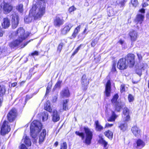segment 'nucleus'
Segmentation results:
<instances>
[{"label": "nucleus", "mask_w": 149, "mask_h": 149, "mask_svg": "<svg viewBox=\"0 0 149 149\" xmlns=\"http://www.w3.org/2000/svg\"><path fill=\"white\" fill-rule=\"evenodd\" d=\"M45 3L43 0H41L38 3L33 6L30 12L33 14L35 19L40 18L45 14Z\"/></svg>", "instance_id": "1"}, {"label": "nucleus", "mask_w": 149, "mask_h": 149, "mask_svg": "<svg viewBox=\"0 0 149 149\" xmlns=\"http://www.w3.org/2000/svg\"><path fill=\"white\" fill-rule=\"evenodd\" d=\"M24 30L22 27L19 28L17 31L13 33V35L18 36V38L17 40L10 43L9 46L11 48L17 47L23 40L25 39L29 35L24 33Z\"/></svg>", "instance_id": "2"}, {"label": "nucleus", "mask_w": 149, "mask_h": 149, "mask_svg": "<svg viewBox=\"0 0 149 149\" xmlns=\"http://www.w3.org/2000/svg\"><path fill=\"white\" fill-rule=\"evenodd\" d=\"M42 124L39 121L34 120L31 123L30 126L31 135L33 138H35L37 133L42 129Z\"/></svg>", "instance_id": "3"}, {"label": "nucleus", "mask_w": 149, "mask_h": 149, "mask_svg": "<svg viewBox=\"0 0 149 149\" xmlns=\"http://www.w3.org/2000/svg\"><path fill=\"white\" fill-rule=\"evenodd\" d=\"M84 130L86 134V138L83 142L86 145H90L91 143V140L93 138V132L87 127H85Z\"/></svg>", "instance_id": "4"}, {"label": "nucleus", "mask_w": 149, "mask_h": 149, "mask_svg": "<svg viewBox=\"0 0 149 149\" xmlns=\"http://www.w3.org/2000/svg\"><path fill=\"white\" fill-rule=\"evenodd\" d=\"M118 98V95L116 94L113 96L111 101L116 107V110L118 111H119L121 108L124 107L125 104L124 103L121 102L120 100H117Z\"/></svg>", "instance_id": "5"}, {"label": "nucleus", "mask_w": 149, "mask_h": 149, "mask_svg": "<svg viewBox=\"0 0 149 149\" xmlns=\"http://www.w3.org/2000/svg\"><path fill=\"white\" fill-rule=\"evenodd\" d=\"M135 55L132 54H129L126 55L125 58L127 64L130 67H133L135 64Z\"/></svg>", "instance_id": "6"}, {"label": "nucleus", "mask_w": 149, "mask_h": 149, "mask_svg": "<svg viewBox=\"0 0 149 149\" xmlns=\"http://www.w3.org/2000/svg\"><path fill=\"white\" fill-rule=\"evenodd\" d=\"M10 130V126L8 122L6 121H4L2 124L1 128V134L2 135H4L7 134Z\"/></svg>", "instance_id": "7"}, {"label": "nucleus", "mask_w": 149, "mask_h": 149, "mask_svg": "<svg viewBox=\"0 0 149 149\" xmlns=\"http://www.w3.org/2000/svg\"><path fill=\"white\" fill-rule=\"evenodd\" d=\"M17 116V111L15 108L12 109L7 115L8 119L10 122H12Z\"/></svg>", "instance_id": "8"}, {"label": "nucleus", "mask_w": 149, "mask_h": 149, "mask_svg": "<svg viewBox=\"0 0 149 149\" xmlns=\"http://www.w3.org/2000/svg\"><path fill=\"white\" fill-rule=\"evenodd\" d=\"M17 116V111L15 108L12 109L7 115L8 119L10 122H12Z\"/></svg>", "instance_id": "9"}, {"label": "nucleus", "mask_w": 149, "mask_h": 149, "mask_svg": "<svg viewBox=\"0 0 149 149\" xmlns=\"http://www.w3.org/2000/svg\"><path fill=\"white\" fill-rule=\"evenodd\" d=\"M128 66L126 63L125 58H122L120 59L118 63L117 68L120 70H123L127 68Z\"/></svg>", "instance_id": "10"}, {"label": "nucleus", "mask_w": 149, "mask_h": 149, "mask_svg": "<svg viewBox=\"0 0 149 149\" xmlns=\"http://www.w3.org/2000/svg\"><path fill=\"white\" fill-rule=\"evenodd\" d=\"M12 18V24L13 29H15L17 26L19 22L18 15L15 13H14L11 15Z\"/></svg>", "instance_id": "11"}, {"label": "nucleus", "mask_w": 149, "mask_h": 149, "mask_svg": "<svg viewBox=\"0 0 149 149\" xmlns=\"http://www.w3.org/2000/svg\"><path fill=\"white\" fill-rule=\"evenodd\" d=\"M13 8L12 6L10 4L5 3L3 8V13L6 14H8L12 11Z\"/></svg>", "instance_id": "12"}, {"label": "nucleus", "mask_w": 149, "mask_h": 149, "mask_svg": "<svg viewBox=\"0 0 149 149\" xmlns=\"http://www.w3.org/2000/svg\"><path fill=\"white\" fill-rule=\"evenodd\" d=\"M89 83V79L85 75H83L81 79V84L82 87L84 89H86V87Z\"/></svg>", "instance_id": "13"}, {"label": "nucleus", "mask_w": 149, "mask_h": 149, "mask_svg": "<svg viewBox=\"0 0 149 149\" xmlns=\"http://www.w3.org/2000/svg\"><path fill=\"white\" fill-rule=\"evenodd\" d=\"M63 23V19L57 16L54 19V24L56 27H59L61 25H62Z\"/></svg>", "instance_id": "14"}, {"label": "nucleus", "mask_w": 149, "mask_h": 149, "mask_svg": "<svg viewBox=\"0 0 149 149\" xmlns=\"http://www.w3.org/2000/svg\"><path fill=\"white\" fill-rule=\"evenodd\" d=\"M72 26L73 25L71 23L65 24L64 27L61 30V33L63 35L66 34L70 31Z\"/></svg>", "instance_id": "15"}, {"label": "nucleus", "mask_w": 149, "mask_h": 149, "mask_svg": "<svg viewBox=\"0 0 149 149\" xmlns=\"http://www.w3.org/2000/svg\"><path fill=\"white\" fill-rule=\"evenodd\" d=\"M129 34L132 41L134 42L136 40L137 36V33L136 31L132 30L130 31Z\"/></svg>", "instance_id": "16"}, {"label": "nucleus", "mask_w": 149, "mask_h": 149, "mask_svg": "<svg viewBox=\"0 0 149 149\" xmlns=\"http://www.w3.org/2000/svg\"><path fill=\"white\" fill-rule=\"evenodd\" d=\"M111 82L108 80L106 83L105 86V93L107 97L110 96L111 92Z\"/></svg>", "instance_id": "17"}, {"label": "nucleus", "mask_w": 149, "mask_h": 149, "mask_svg": "<svg viewBox=\"0 0 149 149\" xmlns=\"http://www.w3.org/2000/svg\"><path fill=\"white\" fill-rule=\"evenodd\" d=\"M144 16L142 14L138 15L135 20V22L137 24L141 25L143 21Z\"/></svg>", "instance_id": "18"}, {"label": "nucleus", "mask_w": 149, "mask_h": 149, "mask_svg": "<svg viewBox=\"0 0 149 149\" xmlns=\"http://www.w3.org/2000/svg\"><path fill=\"white\" fill-rule=\"evenodd\" d=\"M46 131L43 129L39 136V142L40 143H42L44 141L46 135Z\"/></svg>", "instance_id": "19"}, {"label": "nucleus", "mask_w": 149, "mask_h": 149, "mask_svg": "<svg viewBox=\"0 0 149 149\" xmlns=\"http://www.w3.org/2000/svg\"><path fill=\"white\" fill-rule=\"evenodd\" d=\"M10 25V20L7 18H5L3 19V22L2 23V27L4 29L8 28Z\"/></svg>", "instance_id": "20"}, {"label": "nucleus", "mask_w": 149, "mask_h": 149, "mask_svg": "<svg viewBox=\"0 0 149 149\" xmlns=\"http://www.w3.org/2000/svg\"><path fill=\"white\" fill-rule=\"evenodd\" d=\"M61 96L62 97H68L70 95V93L67 88L63 89L60 93Z\"/></svg>", "instance_id": "21"}, {"label": "nucleus", "mask_w": 149, "mask_h": 149, "mask_svg": "<svg viewBox=\"0 0 149 149\" xmlns=\"http://www.w3.org/2000/svg\"><path fill=\"white\" fill-rule=\"evenodd\" d=\"M60 118L59 115L56 110H54L53 112L52 120L54 122L58 121Z\"/></svg>", "instance_id": "22"}, {"label": "nucleus", "mask_w": 149, "mask_h": 149, "mask_svg": "<svg viewBox=\"0 0 149 149\" xmlns=\"http://www.w3.org/2000/svg\"><path fill=\"white\" fill-rule=\"evenodd\" d=\"M146 64L143 63H141L138 66L140 71L139 72H138V70H136V73L138 74L139 76H141V72L142 70H144L145 69Z\"/></svg>", "instance_id": "23"}, {"label": "nucleus", "mask_w": 149, "mask_h": 149, "mask_svg": "<svg viewBox=\"0 0 149 149\" xmlns=\"http://www.w3.org/2000/svg\"><path fill=\"white\" fill-rule=\"evenodd\" d=\"M34 17L33 14L30 11L29 15L28 16H26L25 17L24 19V21L25 22L28 23L31 22Z\"/></svg>", "instance_id": "24"}, {"label": "nucleus", "mask_w": 149, "mask_h": 149, "mask_svg": "<svg viewBox=\"0 0 149 149\" xmlns=\"http://www.w3.org/2000/svg\"><path fill=\"white\" fill-rule=\"evenodd\" d=\"M132 131L133 134L136 136H138L139 135L140 130L136 126H134L132 128Z\"/></svg>", "instance_id": "25"}, {"label": "nucleus", "mask_w": 149, "mask_h": 149, "mask_svg": "<svg viewBox=\"0 0 149 149\" xmlns=\"http://www.w3.org/2000/svg\"><path fill=\"white\" fill-rule=\"evenodd\" d=\"M68 100H64L63 101V103L62 105L63 106V109H60V112L62 111L63 110H67L68 109Z\"/></svg>", "instance_id": "26"}, {"label": "nucleus", "mask_w": 149, "mask_h": 149, "mask_svg": "<svg viewBox=\"0 0 149 149\" xmlns=\"http://www.w3.org/2000/svg\"><path fill=\"white\" fill-rule=\"evenodd\" d=\"M118 117V116L116 115L114 112L112 111L111 115L107 119V121L109 122L114 121Z\"/></svg>", "instance_id": "27"}, {"label": "nucleus", "mask_w": 149, "mask_h": 149, "mask_svg": "<svg viewBox=\"0 0 149 149\" xmlns=\"http://www.w3.org/2000/svg\"><path fill=\"white\" fill-rule=\"evenodd\" d=\"M99 142L104 146L103 149H107L108 147L107 146L108 142L104 140L103 138H101L99 141Z\"/></svg>", "instance_id": "28"}, {"label": "nucleus", "mask_w": 149, "mask_h": 149, "mask_svg": "<svg viewBox=\"0 0 149 149\" xmlns=\"http://www.w3.org/2000/svg\"><path fill=\"white\" fill-rule=\"evenodd\" d=\"M24 138L22 140V141H23L24 142L25 144H26L27 146H31V143L29 138L26 136H24Z\"/></svg>", "instance_id": "29"}, {"label": "nucleus", "mask_w": 149, "mask_h": 149, "mask_svg": "<svg viewBox=\"0 0 149 149\" xmlns=\"http://www.w3.org/2000/svg\"><path fill=\"white\" fill-rule=\"evenodd\" d=\"M45 109L49 112H51L52 109L49 101H47L46 104H45Z\"/></svg>", "instance_id": "30"}, {"label": "nucleus", "mask_w": 149, "mask_h": 149, "mask_svg": "<svg viewBox=\"0 0 149 149\" xmlns=\"http://www.w3.org/2000/svg\"><path fill=\"white\" fill-rule=\"evenodd\" d=\"M119 127L121 130L123 131H125L127 129V124L126 122L122 123H120Z\"/></svg>", "instance_id": "31"}, {"label": "nucleus", "mask_w": 149, "mask_h": 149, "mask_svg": "<svg viewBox=\"0 0 149 149\" xmlns=\"http://www.w3.org/2000/svg\"><path fill=\"white\" fill-rule=\"evenodd\" d=\"M137 146L139 148H142L145 145V143L141 139L138 140L136 142Z\"/></svg>", "instance_id": "32"}, {"label": "nucleus", "mask_w": 149, "mask_h": 149, "mask_svg": "<svg viewBox=\"0 0 149 149\" xmlns=\"http://www.w3.org/2000/svg\"><path fill=\"white\" fill-rule=\"evenodd\" d=\"M104 134L105 136L109 139H111L113 138V133L110 130H108L105 132L104 133Z\"/></svg>", "instance_id": "33"}, {"label": "nucleus", "mask_w": 149, "mask_h": 149, "mask_svg": "<svg viewBox=\"0 0 149 149\" xmlns=\"http://www.w3.org/2000/svg\"><path fill=\"white\" fill-rule=\"evenodd\" d=\"M6 88L5 86L3 85H0V95L5 94Z\"/></svg>", "instance_id": "34"}, {"label": "nucleus", "mask_w": 149, "mask_h": 149, "mask_svg": "<svg viewBox=\"0 0 149 149\" xmlns=\"http://www.w3.org/2000/svg\"><path fill=\"white\" fill-rule=\"evenodd\" d=\"M95 123L96 125V130L98 131H100L103 129V127L99 124L98 121H96Z\"/></svg>", "instance_id": "35"}, {"label": "nucleus", "mask_w": 149, "mask_h": 149, "mask_svg": "<svg viewBox=\"0 0 149 149\" xmlns=\"http://www.w3.org/2000/svg\"><path fill=\"white\" fill-rule=\"evenodd\" d=\"M123 113L124 115H129L130 114V111L127 107H125L123 109Z\"/></svg>", "instance_id": "36"}, {"label": "nucleus", "mask_w": 149, "mask_h": 149, "mask_svg": "<svg viewBox=\"0 0 149 149\" xmlns=\"http://www.w3.org/2000/svg\"><path fill=\"white\" fill-rule=\"evenodd\" d=\"M42 120L43 121L46 120L48 117V113L47 112H44L42 114Z\"/></svg>", "instance_id": "37"}, {"label": "nucleus", "mask_w": 149, "mask_h": 149, "mask_svg": "<svg viewBox=\"0 0 149 149\" xmlns=\"http://www.w3.org/2000/svg\"><path fill=\"white\" fill-rule=\"evenodd\" d=\"M127 1V0H117L116 3L118 4H120L121 6H123Z\"/></svg>", "instance_id": "38"}, {"label": "nucleus", "mask_w": 149, "mask_h": 149, "mask_svg": "<svg viewBox=\"0 0 149 149\" xmlns=\"http://www.w3.org/2000/svg\"><path fill=\"white\" fill-rule=\"evenodd\" d=\"M131 3L133 7H136L138 4L137 0H131Z\"/></svg>", "instance_id": "39"}, {"label": "nucleus", "mask_w": 149, "mask_h": 149, "mask_svg": "<svg viewBox=\"0 0 149 149\" xmlns=\"http://www.w3.org/2000/svg\"><path fill=\"white\" fill-rule=\"evenodd\" d=\"M23 5L22 4H20L17 7V9L20 12L22 13L23 11Z\"/></svg>", "instance_id": "40"}, {"label": "nucleus", "mask_w": 149, "mask_h": 149, "mask_svg": "<svg viewBox=\"0 0 149 149\" xmlns=\"http://www.w3.org/2000/svg\"><path fill=\"white\" fill-rule=\"evenodd\" d=\"M67 146L66 142H64L61 144L60 149H67Z\"/></svg>", "instance_id": "41"}, {"label": "nucleus", "mask_w": 149, "mask_h": 149, "mask_svg": "<svg viewBox=\"0 0 149 149\" xmlns=\"http://www.w3.org/2000/svg\"><path fill=\"white\" fill-rule=\"evenodd\" d=\"M82 45V44L80 45L73 52V53L72 54V56H74V55H75L76 54H77L79 50L80 49V48H81V47Z\"/></svg>", "instance_id": "42"}, {"label": "nucleus", "mask_w": 149, "mask_h": 149, "mask_svg": "<svg viewBox=\"0 0 149 149\" xmlns=\"http://www.w3.org/2000/svg\"><path fill=\"white\" fill-rule=\"evenodd\" d=\"M75 134L76 135L81 136V137L82 139H83L84 137V135L83 133H80L79 132L76 131L75 132Z\"/></svg>", "instance_id": "43"}, {"label": "nucleus", "mask_w": 149, "mask_h": 149, "mask_svg": "<svg viewBox=\"0 0 149 149\" xmlns=\"http://www.w3.org/2000/svg\"><path fill=\"white\" fill-rule=\"evenodd\" d=\"M128 100L130 102H133L134 100V97L131 94H129L128 96Z\"/></svg>", "instance_id": "44"}, {"label": "nucleus", "mask_w": 149, "mask_h": 149, "mask_svg": "<svg viewBox=\"0 0 149 149\" xmlns=\"http://www.w3.org/2000/svg\"><path fill=\"white\" fill-rule=\"evenodd\" d=\"M62 81H58L55 86V87L56 88H59L60 87L61 84V83Z\"/></svg>", "instance_id": "45"}, {"label": "nucleus", "mask_w": 149, "mask_h": 149, "mask_svg": "<svg viewBox=\"0 0 149 149\" xmlns=\"http://www.w3.org/2000/svg\"><path fill=\"white\" fill-rule=\"evenodd\" d=\"M126 116L124 118V120L125 121H128L130 120V116L129 115H125Z\"/></svg>", "instance_id": "46"}, {"label": "nucleus", "mask_w": 149, "mask_h": 149, "mask_svg": "<svg viewBox=\"0 0 149 149\" xmlns=\"http://www.w3.org/2000/svg\"><path fill=\"white\" fill-rule=\"evenodd\" d=\"M80 27L79 26H77L75 29L74 32L75 33H76V34H77L80 31Z\"/></svg>", "instance_id": "47"}, {"label": "nucleus", "mask_w": 149, "mask_h": 149, "mask_svg": "<svg viewBox=\"0 0 149 149\" xmlns=\"http://www.w3.org/2000/svg\"><path fill=\"white\" fill-rule=\"evenodd\" d=\"M63 45V43H60L58 45V50L59 52H60L61 49H62Z\"/></svg>", "instance_id": "48"}, {"label": "nucleus", "mask_w": 149, "mask_h": 149, "mask_svg": "<svg viewBox=\"0 0 149 149\" xmlns=\"http://www.w3.org/2000/svg\"><path fill=\"white\" fill-rule=\"evenodd\" d=\"M125 86L124 84H122L120 86V91L121 93L125 91Z\"/></svg>", "instance_id": "49"}, {"label": "nucleus", "mask_w": 149, "mask_h": 149, "mask_svg": "<svg viewBox=\"0 0 149 149\" xmlns=\"http://www.w3.org/2000/svg\"><path fill=\"white\" fill-rule=\"evenodd\" d=\"M19 149H28L26 146L23 144H22V145L19 146Z\"/></svg>", "instance_id": "50"}, {"label": "nucleus", "mask_w": 149, "mask_h": 149, "mask_svg": "<svg viewBox=\"0 0 149 149\" xmlns=\"http://www.w3.org/2000/svg\"><path fill=\"white\" fill-rule=\"evenodd\" d=\"M76 8L74 6H72L70 8L69 11L70 12H71L76 10Z\"/></svg>", "instance_id": "51"}, {"label": "nucleus", "mask_w": 149, "mask_h": 149, "mask_svg": "<svg viewBox=\"0 0 149 149\" xmlns=\"http://www.w3.org/2000/svg\"><path fill=\"white\" fill-rule=\"evenodd\" d=\"M116 64L115 63H114L113 64L112 68V71L115 72L116 71Z\"/></svg>", "instance_id": "52"}, {"label": "nucleus", "mask_w": 149, "mask_h": 149, "mask_svg": "<svg viewBox=\"0 0 149 149\" xmlns=\"http://www.w3.org/2000/svg\"><path fill=\"white\" fill-rule=\"evenodd\" d=\"M50 89L51 86L49 87V85H48L47 88L46 95L48 94L49 93L50 91Z\"/></svg>", "instance_id": "53"}, {"label": "nucleus", "mask_w": 149, "mask_h": 149, "mask_svg": "<svg viewBox=\"0 0 149 149\" xmlns=\"http://www.w3.org/2000/svg\"><path fill=\"white\" fill-rule=\"evenodd\" d=\"M137 56L139 61H141L142 58V57L141 55L139 53H137Z\"/></svg>", "instance_id": "54"}, {"label": "nucleus", "mask_w": 149, "mask_h": 149, "mask_svg": "<svg viewBox=\"0 0 149 149\" xmlns=\"http://www.w3.org/2000/svg\"><path fill=\"white\" fill-rule=\"evenodd\" d=\"M38 55V52L36 51H35L34 52L32 53L31 54V55L32 56H34V55L37 56Z\"/></svg>", "instance_id": "55"}, {"label": "nucleus", "mask_w": 149, "mask_h": 149, "mask_svg": "<svg viewBox=\"0 0 149 149\" xmlns=\"http://www.w3.org/2000/svg\"><path fill=\"white\" fill-rule=\"evenodd\" d=\"M113 124H110L109 123H106L105 125V127H110L112 126H113Z\"/></svg>", "instance_id": "56"}, {"label": "nucleus", "mask_w": 149, "mask_h": 149, "mask_svg": "<svg viewBox=\"0 0 149 149\" xmlns=\"http://www.w3.org/2000/svg\"><path fill=\"white\" fill-rule=\"evenodd\" d=\"M77 35V34L75 33L74 32H73L71 37V38L72 39L75 38Z\"/></svg>", "instance_id": "57"}, {"label": "nucleus", "mask_w": 149, "mask_h": 149, "mask_svg": "<svg viewBox=\"0 0 149 149\" xmlns=\"http://www.w3.org/2000/svg\"><path fill=\"white\" fill-rule=\"evenodd\" d=\"M142 6L143 7H145L148 5V4L146 3H144L142 4Z\"/></svg>", "instance_id": "58"}, {"label": "nucleus", "mask_w": 149, "mask_h": 149, "mask_svg": "<svg viewBox=\"0 0 149 149\" xmlns=\"http://www.w3.org/2000/svg\"><path fill=\"white\" fill-rule=\"evenodd\" d=\"M3 35V32L1 27H0V37L2 36Z\"/></svg>", "instance_id": "59"}, {"label": "nucleus", "mask_w": 149, "mask_h": 149, "mask_svg": "<svg viewBox=\"0 0 149 149\" xmlns=\"http://www.w3.org/2000/svg\"><path fill=\"white\" fill-rule=\"evenodd\" d=\"M96 44V42L95 41H93L91 43V45L92 47H93Z\"/></svg>", "instance_id": "60"}, {"label": "nucleus", "mask_w": 149, "mask_h": 149, "mask_svg": "<svg viewBox=\"0 0 149 149\" xmlns=\"http://www.w3.org/2000/svg\"><path fill=\"white\" fill-rule=\"evenodd\" d=\"M139 11L142 13H144L145 12V10L144 9L142 8L139 10Z\"/></svg>", "instance_id": "61"}, {"label": "nucleus", "mask_w": 149, "mask_h": 149, "mask_svg": "<svg viewBox=\"0 0 149 149\" xmlns=\"http://www.w3.org/2000/svg\"><path fill=\"white\" fill-rule=\"evenodd\" d=\"M17 85V83L16 82H15L11 84V86L13 87Z\"/></svg>", "instance_id": "62"}, {"label": "nucleus", "mask_w": 149, "mask_h": 149, "mask_svg": "<svg viewBox=\"0 0 149 149\" xmlns=\"http://www.w3.org/2000/svg\"><path fill=\"white\" fill-rule=\"evenodd\" d=\"M28 43V42H26V43H24V45H21V47L23 48V47H24L27 45Z\"/></svg>", "instance_id": "63"}, {"label": "nucleus", "mask_w": 149, "mask_h": 149, "mask_svg": "<svg viewBox=\"0 0 149 149\" xmlns=\"http://www.w3.org/2000/svg\"><path fill=\"white\" fill-rule=\"evenodd\" d=\"M57 98V97H54V99H53V102H55L56 101Z\"/></svg>", "instance_id": "64"}]
</instances>
